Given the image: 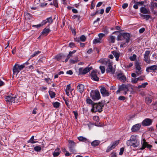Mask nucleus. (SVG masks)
<instances>
[{
	"mask_svg": "<svg viewBox=\"0 0 157 157\" xmlns=\"http://www.w3.org/2000/svg\"><path fill=\"white\" fill-rule=\"evenodd\" d=\"M104 105L103 104L99 102L98 104L95 103L93 105L92 109L91 111L92 112L96 113L98 112H101L102 111V108Z\"/></svg>",
	"mask_w": 157,
	"mask_h": 157,
	"instance_id": "nucleus-1",
	"label": "nucleus"
},
{
	"mask_svg": "<svg viewBox=\"0 0 157 157\" xmlns=\"http://www.w3.org/2000/svg\"><path fill=\"white\" fill-rule=\"evenodd\" d=\"M120 89L121 91H123L124 94L126 95L128 91L132 92L133 90L132 86L129 84L125 85L123 84L120 86Z\"/></svg>",
	"mask_w": 157,
	"mask_h": 157,
	"instance_id": "nucleus-2",
	"label": "nucleus"
},
{
	"mask_svg": "<svg viewBox=\"0 0 157 157\" xmlns=\"http://www.w3.org/2000/svg\"><path fill=\"white\" fill-rule=\"evenodd\" d=\"M90 95L92 99L94 101L98 100L101 98L100 93L98 90H92Z\"/></svg>",
	"mask_w": 157,
	"mask_h": 157,
	"instance_id": "nucleus-3",
	"label": "nucleus"
},
{
	"mask_svg": "<svg viewBox=\"0 0 157 157\" xmlns=\"http://www.w3.org/2000/svg\"><path fill=\"white\" fill-rule=\"evenodd\" d=\"M5 101L9 103H17L18 100L16 96L9 95L6 97Z\"/></svg>",
	"mask_w": 157,
	"mask_h": 157,
	"instance_id": "nucleus-4",
	"label": "nucleus"
},
{
	"mask_svg": "<svg viewBox=\"0 0 157 157\" xmlns=\"http://www.w3.org/2000/svg\"><path fill=\"white\" fill-rule=\"evenodd\" d=\"M68 146L70 151L72 153L76 152V151L75 149V147L76 145L75 142L74 141L71 140H68Z\"/></svg>",
	"mask_w": 157,
	"mask_h": 157,
	"instance_id": "nucleus-5",
	"label": "nucleus"
},
{
	"mask_svg": "<svg viewBox=\"0 0 157 157\" xmlns=\"http://www.w3.org/2000/svg\"><path fill=\"white\" fill-rule=\"evenodd\" d=\"M25 67L23 64L19 65L18 64H15L13 68V74L17 75L20 71L22 70Z\"/></svg>",
	"mask_w": 157,
	"mask_h": 157,
	"instance_id": "nucleus-6",
	"label": "nucleus"
},
{
	"mask_svg": "<svg viewBox=\"0 0 157 157\" xmlns=\"http://www.w3.org/2000/svg\"><path fill=\"white\" fill-rule=\"evenodd\" d=\"M106 65L108 66L106 70V73H110L112 74H113L115 72V70L114 68H113L112 62L110 61L108 62Z\"/></svg>",
	"mask_w": 157,
	"mask_h": 157,
	"instance_id": "nucleus-7",
	"label": "nucleus"
},
{
	"mask_svg": "<svg viewBox=\"0 0 157 157\" xmlns=\"http://www.w3.org/2000/svg\"><path fill=\"white\" fill-rule=\"evenodd\" d=\"M157 70V64L156 65H152L146 67V71L148 73L155 72Z\"/></svg>",
	"mask_w": 157,
	"mask_h": 157,
	"instance_id": "nucleus-8",
	"label": "nucleus"
},
{
	"mask_svg": "<svg viewBox=\"0 0 157 157\" xmlns=\"http://www.w3.org/2000/svg\"><path fill=\"white\" fill-rule=\"evenodd\" d=\"M119 140H116L111 143L110 146H109L106 150V152H108L112 150L113 149L119 144Z\"/></svg>",
	"mask_w": 157,
	"mask_h": 157,
	"instance_id": "nucleus-9",
	"label": "nucleus"
},
{
	"mask_svg": "<svg viewBox=\"0 0 157 157\" xmlns=\"http://www.w3.org/2000/svg\"><path fill=\"white\" fill-rule=\"evenodd\" d=\"M91 69L89 67H86L85 68H80L79 69L78 75H84L90 71Z\"/></svg>",
	"mask_w": 157,
	"mask_h": 157,
	"instance_id": "nucleus-10",
	"label": "nucleus"
},
{
	"mask_svg": "<svg viewBox=\"0 0 157 157\" xmlns=\"http://www.w3.org/2000/svg\"><path fill=\"white\" fill-rule=\"evenodd\" d=\"M150 53V51L147 50L145 52L144 55V60L145 62L147 63H150L151 60L150 59L149 55Z\"/></svg>",
	"mask_w": 157,
	"mask_h": 157,
	"instance_id": "nucleus-11",
	"label": "nucleus"
},
{
	"mask_svg": "<svg viewBox=\"0 0 157 157\" xmlns=\"http://www.w3.org/2000/svg\"><path fill=\"white\" fill-rule=\"evenodd\" d=\"M117 77L119 80L121 82H124L127 80L124 74L121 72L117 74Z\"/></svg>",
	"mask_w": 157,
	"mask_h": 157,
	"instance_id": "nucleus-12",
	"label": "nucleus"
},
{
	"mask_svg": "<svg viewBox=\"0 0 157 157\" xmlns=\"http://www.w3.org/2000/svg\"><path fill=\"white\" fill-rule=\"evenodd\" d=\"M152 120L150 118H146L142 122L143 126H149L151 125L152 123Z\"/></svg>",
	"mask_w": 157,
	"mask_h": 157,
	"instance_id": "nucleus-13",
	"label": "nucleus"
},
{
	"mask_svg": "<svg viewBox=\"0 0 157 157\" xmlns=\"http://www.w3.org/2000/svg\"><path fill=\"white\" fill-rule=\"evenodd\" d=\"M135 66L136 69V74L138 76L142 73L141 71V68L140 67V63L137 61H136L135 63Z\"/></svg>",
	"mask_w": 157,
	"mask_h": 157,
	"instance_id": "nucleus-14",
	"label": "nucleus"
},
{
	"mask_svg": "<svg viewBox=\"0 0 157 157\" xmlns=\"http://www.w3.org/2000/svg\"><path fill=\"white\" fill-rule=\"evenodd\" d=\"M141 144H142V147L140 149L143 150L145 149L146 147L150 149L152 147V146L151 145L148 144L146 142L145 139H144L141 142Z\"/></svg>",
	"mask_w": 157,
	"mask_h": 157,
	"instance_id": "nucleus-15",
	"label": "nucleus"
},
{
	"mask_svg": "<svg viewBox=\"0 0 157 157\" xmlns=\"http://www.w3.org/2000/svg\"><path fill=\"white\" fill-rule=\"evenodd\" d=\"M100 87V92L103 96H108L109 95L110 93H109L108 90L106 89L104 86H101Z\"/></svg>",
	"mask_w": 157,
	"mask_h": 157,
	"instance_id": "nucleus-16",
	"label": "nucleus"
},
{
	"mask_svg": "<svg viewBox=\"0 0 157 157\" xmlns=\"http://www.w3.org/2000/svg\"><path fill=\"white\" fill-rule=\"evenodd\" d=\"M97 72L96 71H93L91 72L90 76L92 79L98 81L99 80V78L97 76Z\"/></svg>",
	"mask_w": 157,
	"mask_h": 157,
	"instance_id": "nucleus-17",
	"label": "nucleus"
},
{
	"mask_svg": "<svg viewBox=\"0 0 157 157\" xmlns=\"http://www.w3.org/2000/svg\"><path fill=\"white\" fill-rule=\"evenodd\" d=\"M126 144L128 146H132L135 147H137L139 145V143L132 142L130 140L127 141Z\"/></svg>",
	"mask_w": 157,
	"mask_h": 157,
	"instance_id": "nucleus-18",
	"label": "nucleus"
},
{
	"mask_svg": "<svg viewBox=\"0 0 157 157\" xmlns=\"http://www.w3.org/2000/svg\"><path fill=\"white\" fill-rule=\"evenodd\" d=\"M53 22V20L52 17H50L47 18L46 20L43 21L42 22L44 25H45L47 23H48V26L51 24Z\"/></svg>",
	"mask_w": 157,
	"mask_h": 157,
	"instance_id": "nucleus-19",
	"label": "nucleus"
},
{
	"mask_svg": "<svg viewBox=\"0 0 157 157\" xmlns=\"http://www.w3.org/2000/svg\"><path fill=\"white\" fill-rule=\"evenodd\" d=\"M122 37L126 40V43L129 42L130 39V35L128 33H124L122 34Z\"/></svg>",
	"mask_w": 157,
	"mask_h": 157,
	"instance_id": "nucleus-20",
	"label": "nucleus"
},
{
	"mask_svg": "<svg viewBox=\"0 0 157 157\" xmlns=\"http://www.w3.org/2000/svg\"><path fill=\"white\" fill-rule=\"evenodd\" d=\"M141 124H137L134 125L131 128V130L132 132H135L136 131L139 130L141 127Z\"/></svg>",
	"mask_w": 157,
	"mask_h": 157,
	"instance_id": "nucleus-21",
	"label": "nucleus"
},
{
	"mask_svg": "<svg viewBox=\"0 0 157 157\" xmlns=\"http://www.w3.org/2000/svg\"><path fill=\"white\" fill-rule=\"evenodd\" d=\"M140 12L143 14H149L150 13L148 9L143 6L140 8Z\"/></svg>",
	"mask_w": 157,
	"mask_h": 157,
	"instance_id": "nucleus-22",
	"label": "nucleus"
},
{
	"mask_svg": "<svg viewBox=\"0 0 157 157\" xmlns=\"http://www.w3.org/2000/svg\"><path fill=\"white\" fill-rule=\"evenodd\" d=\"M77 90L80 93H82L84 90V86L83 85L79 84L77 87Z\"/></svg>",
	"mask_w": 157,
	"mask_h": 157,
	"instance_id": "nucleus-23",
	"label": "nucleus"
},
{
	"mask_svg": "<svg viewBox=\"0 0 157 157\" xmlns=\"http://www.w3.org/2000/svg\"><path fill=\"white\" fill-rule=\"evenodd\" d=\"M111 53L115 57L116 60L118 61L119 60V58L120 55V52H117L116 51H114L112 52Z\"/></svg>",
	"mask_w": 157,
	"mask_h": 157,
	"instance_id": "nucleus-24",
	"label": "nucleus"
},
{
	"mask_svg": "<svg viewBox=\"0 0 157 157\" xmlns=\"http://www.w3.org/2000/svg\"><path fill=\"white\" fill-rule=\"evenodd\" d=\"M65 57V56L63 54H59L55 56V59L58 61H59Z\"/></svg>",
	"mask_w": 157,
	"mask_h": 157,
	"instance_id": "nucleus-25",
	"label": "nucleus"
},
{
	"mask_svg": "<svg viewBox=\"0 0 157 157\" xmlns=\"http://www.w3.org/2000/svg\"><path fill=\"white\" fill-rule=\"evenodd\" d=\"M78 139L80 141H82L86 143H90L89 140L83 136H79L78 137Z\"/></svg>",
	"mask_w": 157,
	"mask_h": 157,
	"instance_id": "nucleus-26",
	"label": "nucleus"
},
{
	"mask_svg": "<svg viewBox=\"0 0 157 157\" xmlns=\"http://www.w3.org/2000/svg\"><path fill=\"white\" fill-rule=\"evenodd\" d=\"M50 31H51L49 28L46 29V28H45L43 29V31L41 33V35L46 36L48 35Z\"/></svg>",
	"mask_w": 157,
	"mask_h": 157,
	"instance_id": "nucleus-27",
	"label": "nucleus"
},
{
	"mask_svg": "<svg viewBox=\"0 0 157 157\" xmlns=\"http://www.w3.org/2000/svg\"><path fill=\"white\" fill-rule=\"evenodd\" d=\"M129 140L132 142H135L136 143L139 144V142L136 139V136L135 135H132Z\"/></svg>",
	"mask_w": 157,
	"mask_h": 157,
	"instance_id": "nucleus-28",
	"label": "nucleus"
},
{
	"mask_svg": "<svg viewBox=\"0 0 157 157\" xmlns=\"http://www.w3.org/2000/svg\"><path fill=\"white\" fill-rule=\"evenodd\" d=\"M60 149L59 148H57L55 150V151L53 154V156L54 157L58 156L60 154Z\"/></svg>",
	"mask_w": 157,
	"mask_h": 157,
	"instance_id": "nucleus-29",
	"label": "nucleus"
},
{
	"mask_svg": "<svg viewBox=\"0 0 157 157\" xmlns=\"http://www.w3.org/2000/svg\"><path fill=\"white\" fill-rule=\"evenodd\" d=\"M109 61L106 59H101L99 60V62L101 63L102 64L106 65L107 64V62H109Z\"/></svg>",
	"mask_w": 157,
	"mask_h": 157,
	"instance_id": "nucleus-30",
	"label": "nucleus"
},
{
	"mask_svg": "<svg viewBox=\"0 0 157 157\" xmlns=\"http://www.w3.org/2000/svg\"><path fill=\"white\" fill-rule=\"evenodd\" d=\"M145 100L146 103L147 104H150L152 101L151 98L148 97H146L145 98Z\"/></svg>",
	"mask_w": 157,
	"mask_h": 157,
	"instance_id": "nucleus-31",
	"label": "nucleus"
},
{
	"mask_svg": "<svg viewBox=\"0 0 157 157\" xmlns=\"http://www.w3.org/2000/svg\"><path fill=\"white\" fill-rule=\"evenodd\" d=\"M100 141L98 140H95L93 141L91 143V145L94 146L95 147L98 145L100 144Z\"/></svg>",
	"mask_w": 157,
	"mask_h": 157,
	"instance_id": "nucleus-32",
	"label": "nucleus"
},
{
	"mask_svg": "<svg viewBox=\"0 0 157 157\" xmlns=\"http://www.w3.org/2000/svg\"><path fill=\"white\" fill-rule=\"evenodd\" d=\"M115 37L111 35L109 37V42L114 43L115 41Z\"/></svg>",
	"mask_w": 157,
	"mask_h": 157,
	"instance_id": "nucleus-33",
	"label": "nucleus"
},
{
	"mask_svg": "<svg viewBox=\"0 0 157 157\" xmlns=\"http://www.w3.org/2000/svg\"><path fill=\"white\" fill-rule=\"evenodd\" d=\"M86 101L87 104L91 105L92 106L95 103H94L92 101L91 99H90L89 97H88L86 98Z\"/></svg>",
	"mask_w": 157,
	"mask_h": 157,
	"instance_id": "nucleus-34",
	"label": "nucleus"
},
{
	"mask_svg": "<svg viewBox=\"0 0 157 157\" xmlns=\"http://www.w3.org/2000/svg\"><path fill=\"white\" fill-rule=\"evenodd\" d=\"M25 16L26 18L30 19L32 17V15L28 13H25Z\"/></svg>",
	"mask_w": 157,
	"mask_h": 157,
	"instance_id": "nucleus-35",
	"label": "nucleus"
},
{
	"mask_svg": "<svg viewBox=\"0 0 157 157\" xmlns=\"http://www.w3.org/2000/svg\"><path fill=\"white\" fill-rule=\"evenodd\" d=\"M102 42L101 39L99 38L95 39L93 40V43L94 44H96L98 43H101Z\"/></svg>",
	"mask_w": 157,
	"mask_h": 157,
	"instance_id": "nucleus-36",
	"label": "nucleus"
},
{
	"mask_svg": "<svg viewBox=\"0 0 157 157\" xmlns=\"http://www.w3.org/2000/svg\"><path fill=\"white\" fill-rule=\"evenodd\" d=\"M132 2H133L134 3L138 4V5H143L144 3V2L143 1L141 2H136L135 0H132Z\"/></svg>",
	"mask_w": 157,
	"mask_h": 157,
	"instance_id": "nucleus-37",
	"label": "nucleus"
},
{
	"mask_svg": "<svg viewBox=\"0 0 157 157\" xmlns=\"http://www.w3.org/2000/svg\"><path fill=\"white\" fill-rule=\"evenodd\" d=\"M34 136H32L31 138L30 139V140L28 141V143H31L32 144H34L36 142L34 140Z\"/></svg>",
	"mask_w": 157,
	"mask_h": 157,
	"instance_id": "nucleus-38",
	"label": "nucleus"
},
{
	"mask_svg": "<svg viewBox=\"0 0 157 157\" xmlns=\"http://www.w3.org/2000/svg\"><path fill=\"white\" fill-rule=\"evenodd\" d=\"M148 85V83L147 82H146L142 83L141 85H140L138 86V89H140L141 88H145L146 87V86Z\"/></svg>",
	"mask_w": 157,
	"mask_h": 157,
	"instance_id": "nucleus-39",
	"label": "nucleus"
},
{
	"mask_svg": "<svg viewBox=\"0 0 157 157\" xmlns=\"http://www.w3.org/2000/svg\"><path fill=\"white\" fill-rule=\"evenodd\" d=\"M41 53V52L39 51L35 52H34L33 54L31 55L30 56V58H33L36 56H37L38 54H39Z\"/></svg>",
	"mask_w": 157,
	"mask_h": 157,
	"instance_id": "nucleus-40",
	"label": "nucleus"
},
{
	"mask_svg": "<svg viewBox=\"0 0 157 157\" xmlns=\"http://www.w3.org/2000/svg\"><path fill=\"white\" fill-rule=\"evenodd\" d=\"M49 95L51 98H54L55 97V93L54 92L51 91H49Z\"/></svg>",
	"mask_w": 157,
	"mask_h": 157,
	"instance_id": "nucleus-41",
	"label": "nucleus"
},
{
	"mask_svg": "<svg viewBox=\"0 0 157 157\" xmlns=\"http://www.w3.org/2000/svg\"><path fill=\"white\" fill-rule=\"evenodd\" d=\"M141 16L143 17L144 18L146 19L147 20L149 19L151 17V16L149 15L141 14Z\"/></svg>",
	"mask_w": 157,
	"mask_h": 157,
	"instance_id": "nucleus-42",
	"label": "nucleus"
},
{
	"mask_svg": "<svg viewBox=\"0 0 157 157\" xmlns=\"http://www.w3.org/2000/svg\"><path fill=\"white\" fill-rule=\"evenodd\" d=\"M60 105V103L58 102H56L53 103V106L56 108H58Z\"/></svg>",
	"mask_w": 157,
	"mask_h": 157,
	"instance_id": "nucleus-43",
	"label": "nucleus"
},
{
	"mask_svg": "<svg viewBox=\"0 0 157 157\" xmlns=\"http://www.w3.org/2000/svg\"><path fill=\"white\" fill-rule=\"evenodd\" d=\"M44 25L43 24V23H42V22L41 23V24H39L38 25H32V27H36V28H40L43 25Z\"/></svg>",
	"mask_w": 157,
	"mask_h": 157,
	"instance_id": "nucleus-44",
	"label": "nucleus"
},
{
	"mask_svg": "<svg viewBox=\"0 0 157 157\" xmlns=\"http://www.w3.org/2000/svg\"><path fill=\"white\" fill-rule=\"evenodd\" d=\"M41 149V147L40 146H36L34 147V150L36 151H40Z\"/></svg>",
	"mask_w": 157,
	"mask_h": 157,
	"instance_id": "nucleus-45",
	"label": "nucleus"
},
{
	"mask_svg": "<svg viewBox=\"0 0 157 157\" xmlns=\"http://www.w3.org/2000/svg\"><path fill=\"white\" fill-rule=\"evenodd\" d=\"M93 120L96 121V122L98 123L99 121V117L97 116H95L93 117Z\"/></svg>",
	"mask_w": 157,
	"mask_h": 157,
	"instance_id": "nucleus-46",
	"label": "nucleus"
},
{
	"mask_svg": "<svg viewBox=\"0 0 157 157\" xmlns=\"http://www.w3.org/2000/svg\"><path fill=\"white\" fill-rule=\"evenodd\" d=\"M100 69L101 70V72L102 73H104L105 71V67L103 66H100Z\"/></svg>",
	"mask_w": 157,
	"mask_h": 157,
	"instance_id": "nucleus-47",
	"label": "nucleus"
},
{
	"mask_svg": "<svg viewBox=\"0 0 157 157\" xmlns=\"http://www.w3.org/2000/svg\"><path fill=\"white\" fill-rule=\"evenodd\" d=\"M138 81H140L144 80L145 78V76H141L137 78Z\"/></svg>",
	"mask_w": 157,
	"mask_h": 157,
	"instance_id": "nucleus-48",
	"label": "nucleus"
},
{
	"mask_svg": "<svg viewBox=\"0 0 157 157\" xmlns=\"http://www.w3.org/2000/svg\"><path fill=\"white\" fill-rule=\"evenodd\" d=\"M136 56L135 54H133L132 56L130 57V59L131 61H134L136 59Z\"/></svg>",
	"mask_w": 157,
	"mask_h": 157,
	"instance_id": "nucleus-49",
	"label": "nucleus"
},
{
	"mask_svg": "<svg viewBox=\"0 0 157 157\" xmlns=\"http://www.w3.org/2000/svg\"><path fill=\"white\" fill-rule=\"evenodd\" d=\"M53 5L56 7L58 6L57 0H53Z\"/></svg>",
	"mask_w": 157,
	"mask_h": 157,
	"instance_id": "nucleus-50",
	"label": "nucleus"
},
{
	"mask_svg": "<svg viewBox=\"0 0 157 157\" xmlns=\"http://www.w3.org/2000/svg\"><path fill=\"white\" fill-rule=\"evenodd\" d=\"M86 37L83 35H82L80 37V40L82 41H85L86 40Z\"/></svg>",
	"mask_w": 157,
	"mask_h": 157,
	"instance_id": "nucleus-51",
	"label": "nucleus"
},
{
	"mask_svg": "<svg viewBox=\"0 0 157 157\" xmlns=\"http://www.w3.org/2000/svg\"><path fill=\"white\" fill-rule=\"evenodd\" d=\"M138 81L137 78H132L131 79L132 82L133 83H136Z\"/></svg>",
	"mask_w": 157,
	"mask_h": 157,
	"instance_id": "nucleus-52",
	"label": "nucleus"
},
{
	"mask_svg": "<svg viewBox=\"0 0 157 157\" xmlns=\"http://www.w3.org/2000/svg\"><path fill=\"white\" fill-rule=\"evenodd\" d=\"M105 36V34L103 33H99L98 35V37H99V39H101H101Z\"/></svg>",
	"mask_w": 157,
	"mask_h": 157,
	"instance_id": "nucleus-53",
	"label": "nucleus"
},
{
	"mask_svg": "<svg viewBox=\"0 0 157 157\" xmlns=\"http://www.w3.org/2000/svg\"><path fill=\"white\" fill-rule=\"evenodd\" d=\"M151 6L152 8L155 7L157 8V3L156 2H151Z\"/></svg>",
	"mask_w": 157,
	"mask_h": 157,
	"instance_id": "nucleus-54",
	"label": "nucleus"
},
{
	"mask_svg": "<svg viewBox=\"0 0 157 157\" xmlns=\"http://www.w3.org/2000/svg\"><path fill=\"white\" fill-rule=\"evenodd\" d=\"M75 45L74 43L73 42H71L69 43V47L71 48H73L75 47Z\"/></svg>",
	"mask_w": 157,
	"mask_h": 157,
	"instance_id": "nucleus-55",
	"label": "nucleus"
},
{
	"mask_svg": "<svg viewBox=\"0 0 157 157\" xmlns=\"http://www.w3.org/2000/svg\"><path fill=\"white\" fill-rule=\"evenodd\" d=\"M124 150V147L121 148L120 149V151L119 153V154L120 155H122L123 154V152Z\"/></svg>",
	"mask_w": 157,
	"mask_h": 157,
	"instance_id": "nucleus-56",
	"label": "nucleus"
},
{
	"mask_svg": "<svg viewBox=\"0 0 157 157\" xmlns=\"http://www.w3.org/2000/svg\"><path fill=\"white\" fill-rule=\"evenodd\" d=\"M125 99V98L124 96H120L118 98V100L120 101H124Z\"/></svg>",
	"mask_w": 157,
	"mask_h": 157,
	"instance_id": "nucleus-57",
	"label": "nucleus"
},
{
	"mask_svg": "<svg viewBox=\"0 0 157 157\" xmlns=\"http://www.w3.org/2000/svg\"><path fill=\"white\" fill-rule=\"evenodd\" d=\"M76 18H78V19L79 20L80 18V16L79 15H74L72 17V18L73 19H75Z\"/></svg>",
	"mask_w": 157,
	"mask_h": 157,
	"instance_id": "nucleus-58",
	"label": "nucleus"
},
{
	"mask_svg": "<svg viewBox=\"0 0 157 157\" xmlns=\"http://www.w3.org/2000/svg\"><path fill=\"white\" fill-rule=\"evenodd\" d=\"M122 34L121 35H119L117 37V40L118 41L119 40H123V38L122 37Z\"/></svg>",
	"mask_w": 157,
	"mask_h": 157,
	"instance_id": "nucleus-59",
	"label": "nucleus"
},
{
	"mask_svg": "<svg viewBox=\"0 0 157 157\" xmlns=\"http://www.w3.org/2000/svg\"><path fill=\"white\" fill-rule=\"evenodd\" d=\"M73 113L74 114L75 118L77 119L78 116V113L77 112L75 111H73Z\"/></svg>",
	"mask_w": 157,
	"mask_h": 157,
	"instance_id": "nucleus-60",
	"label": "nucleus"
},
{
	"mask_svg": "<svg viewBox=\"0 0 157 157\" xmlns=\"http://www.w3.org/2000/svg\"><path fill=\"white\" fill-rule=\"evenodd\" d=\"M111 9V7L110 6L107 7L106 8V9L105 10L106 12L107 13H108L109 12V11H110Z\"/></svg>",
	"mask_w": 157,
	"mask_h": 157,
	"instance_id": "nucleus-61",
	"label": "nucleus"
},
{
	"mask_svg": "<svg viewBox=\"0 0 157 157\" xmlns=\"http://www.w3.org/2000/svg\"><path fill=\"white\" fill-rule=\"evenodd\" d=\"M26 68H27V69L32 70L34 69V67H33V65H32L29 67H27Z\"/></svg>",
	"mask_w": 157,
	"mask_h": 157,
	"instance_id": "nucleus-62",
	"label": "nucleus"
},
{
	"mask_svg": "<svg viewBox=\"0 0 157 157\" xmlns=\"http://www.w3.org/2000/svg\"><path fill=\"white\" fill-rule=\"evenodd\" d=\"M145 29L144 28H142L139 29V31L140 33H143L145 31Z\"/></svg>",
	"mask_w": 157,
	"mask_h": 157,
	"instance_id": "nucleus-63",
	"label": "nucleus"
},
{
	"mask_svg": "<svg viewBox=\"0 0 157 157\" xmlns=\"http://www.w3.org/2000/svg\"><path fill=\"white\" fill-rule=\"evenodd\" d=\"M133 65V64L132 63H129L128 65H127L126 67L128 68H130L132 67Z\"/></svg>",
	"mask_w": 157,
	"mask_h": 157,
	"instance_id": "nucleus-64",
	"label": "nucleus"
}]
</instances>
